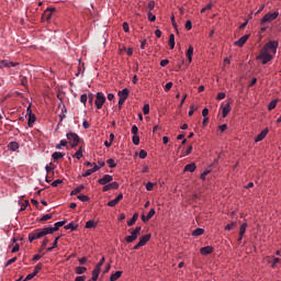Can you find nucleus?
Instances as JSON below:
<instances>
[{
	"label": "nucleus",
	"mask_w": 281,
	"mask_h": 281,
	"mask_svg": "<svg viewBox=\"0 0 281 281\" xmlns=\"http://www.w3.org/2000/svg\"><path fill=\"white\" fill-rule=\"evenodd\" d=\"M47 234H49L47 227L43 229H35L33 233L29 234V241L34 243V240H38L40 238H43V236H47Z\"/></svg>",
	"instance_id": "1"
},
{
	"label": "nucleus",
	"mask_w": 281,
	"mask_h": 281,
	"mask_svg": "<svg viewBox=\"0 0 281 281\" xmlns=\"http://www.w3.org/2000/svg\"><path fill=\"white\" fill-rule=\"evenodd\" d=\"M278 41L268 42L261 49V52H266L267 54H276L278 52Z\"/></svg>",
	"instance_id": "2"
},
{
	"label": "nucleus",
	"mask_w": 281,
	"mask_h": 281,
	"mask_svg": "<svg viewBox=\"0 0 281 281\" xmlns=\"http://www.w3.org/2000/svg\"><path fill=\"white\" fill-rule=\"evenodd\" d=\"M66 137L68 143L71 144V148H76L80 144V136L74 132L67 133Z\"/></svg>",
	"instance_id": "3"
},
{
	"label": "nucleus",
	"mask_w": 281,
	"mask_h": 281,
	"mask_svg": "<svg viewBox=\"0 0 281 281\" xmlns=\"http://www.w3.org/2000/svg\"><path fill=\"white\" fill-rule=\"evenodd\" d=\"M257 60H261L262 65H267V63H271V60H273V55L266 53L265 50H260L259 56H257Z\"/></svg>",
	"instance_id": "4"
},
{
	"label": "nucleus",
	"mask_w": 281,
	"mask_h": 281,
	"mask_svg": "<svg viewBox=\"0 0 281 281\" xmlns=\"http://www.w3.org/2000/svg\"><path fill=\"white\" fill-rule=\"evenodd\" d=\"M142 234V226H137L132 233L131 236L125 237L126 243H135L137 236Z\"/></svg>",
	"instance_id": "5"
},
{
	"label": "nucleus",
	"mask_w": 281,
	"mask_h": 281,
	"mask_svg": "<svg viewBox=\"0 0 281 281\" xmlns=\"http://www.w3.org/2000/svg\"><path fill=\"white\" fill-rule=\"evenodd\" d=\"M280 16V12H273V13H267L262 19H261V25L265 23H271V21H276Z\"/></svg>",
	"instance_id": "6"
},
{
	"label": "nucleus",
	"mask_w": 281,
	"mask_h": 281,
	"mask_svg": "<svg viewBox=\"0 0 281 281\" xmlns=\"http://www.w3.org/2000/svg\"><path fill=\"white\" fill-rule=\"evenodd\" d=\"M105 102H106V97H104V93L98 92L97 99L94 101L97 109H99V110L102 109V106H104Z\"/></svg>",
	"instance_id": "7"
},
{
	"label": "nucleus",
	"mask_w": 281,
	"mask_h": 281,
	"mask_svg": "<svg viewBox=\"0 0 281 281\" xmlns=\"http://www.w3.org/2000/svg\"><path fill=\"white\" fill-rule=\"evenodd\" d=\"M26 115H29L27 124L30 127L34 126V122H36V115L32 113V105H29L26 109Z\"/></svg>",
	"instance_id": "8"
},
{
	"label": "nucleus",
	"mask_w": 281,
	"mask_h": 281,
	"mask_svg": "<svg viewBox=\"0 0 281 281\" xmlns=\"http://www.w3.org/2000/svg\"><path fill=\"white\" fill-rule=\"evenodd\" d=\"M19 63L10 61L8 59L1 60L0 61V69H10L12 67H18Z\"/></svg>",
	"instance_id": "9"
},
{
	"label": "nucleus",
	"mask_w": 281,
	"mask_h": 281,
	"mask_svg": "<svg viewBox=\"0 0 281 281\" xmlns=\"http://www.w3.org/2000/svg\"><path fill=\"white\" fill-rule=\"evenodd\" d=\"M65 223H67V221L57 222L54 224V227H46V229L48 231V234H54V232H58Z\"/></svg>",
	"instance_id": "10"
},
{
	"label": "nucleus",
	"mask_w": 281,
	"mask_h": 281,
	"mask_svg": "<svg viewBox=\"0 0 281 281\" xmlns=\"http://www.w3.org/2000/svg\"><path fill=\"white\" fill-rule=\"evenodd\" d=\"M111 181H113V176L104 175L101 179L98 180V183H100V186H106V183H111Z\"/></svg>",
	"instance_id": "11"
},
{
	"label": "nucleus",
	"mask_w": 281,
	"mask_h": 281,
	"mask_svg": "<svg viewBox=\"0 0 281 281\" xmlns=\"http://www.w3.org/2000/svg\"><path fill=\"white\" fill-rule=\"evenodd\" d=\"M247 41H249V34L241 36L238 41L234 43V45H236L237 47H243L245 43H247Z\"/></svg>",
	"instance_id": "12"
},
{
	"label": "nucleus",
	"mask_w": 281,
	"mask_h": 281,
	"mask_svg": "<svg viewBox=\"0 0 281 281\" xmlns=\"http://www.w3.org/2000/svg\"><path fill=\"white\" fill-rule=\"evenodd\" d=\"M213 252H214V247H212V246L202 247L200 249V254L202 256H210V254H213Z\"/></svg>",
	"instance_id": "13"
},
{
	"label": "nucleus",
	"mask_w": 281,
	"mask_h": 281,
	"mask_svg": "<svg viewBox=\"0 0 281 281\" xmlns=\"http://www.w3.org/2000/svg\"><path fill=\"white\" fill-rule=\"evenodd\" d=\"M117 188H120V183L112 182L103 187V192H109V190H117Z\"/></svg>",
	"instance_id": "14"
},
{
	"label": "nucleus",
	"mask_w": 281,
	"mask_h": 281,
	"mask_svg": "<svg viewBox=\"0 0 281 281\" xmlns=\"http://www.w3.org/2000/svg\"><path fill=\"white\" fill-rule=\"evenodd\" d=\"M268 133H269V130L265 128L263 131L260 132V134L257 135V137L255 138V142H262V139L267 137Z\"/></svg>",
	"instance_id": "15"
},
{
	"label": "nucleus",
	"mask_w": 281,
	"mask_h": 281,
	"mask_svg": "<svg viewBox=\"0 0 281 281\" xmlns=\"http://www.w3.org/2000/svg\"><path fill=\"white\" fill-rule=\"evenodd\" d=\"M130 93H131V91H128L127 88H124L123 90L119 91L117 95H119V98H121L123 100H127Z\"/></svg>",
	"instance_id": "16"
},
{
	"label": "nucleus",
	"mask_w": 281,
	"mask_h": 281,
	"mask_svg": "<svg viewBox=\"0 0 281 281\" xmlns=\"http://www.w3.org/2000/svg\"><path fill=\"white\" fill-rule=\"evenodd\" d=\"M229 111H232V108H229V103H226L222 106V116L227 117V115H229Z\"/></svg>",
	"instance_id": "17"
},
{
	"label": "nucleus",
	"mask_w": 281,
	"mask_h": 281,
	"mask_svg": "<svg viewBox=\"0 0 281 281\" xmlns=\"http://www.w3.org/2000/svg\"><path fill=\"white\" fill-rule=\"evenodd\" d=\"M193 54H194V47L192 45H190L187 50V58H188L189 63H192Z\"/></svg>",
	"instance_id": "18"
},
{
	"label": "nucleus",
	"mask_w": 281,
	"mask_h": 281,
	"mask_svg": "<svg viewBox=\"0 0 281 281\" xmlns=\"http://www.w3.org/2000/svg\"><path fill=\"white\" fill-rule=\"evenodd\" d=\"M272 269H278V265H281V259L278 257H274L271 261H269Z\"/></svg>",
	"instance_id": "19"
},
{
	"label": "nucleus",
	"mask_w": 281,
	"mask_h": 281,
	"mask_svg": "<svg viewBox=\"0 0 281 281\" xmlns=\"http://www.w3.org/2000/svg\"><path fill=\"white\" fill-rule=\"evenodd\" d=\"M137 218H139V214L138 213H134V215L131 218V221L127 222L128 227H133V225H135V223H137Z\"/></svg>",
	"instance_id": "20"
},
{
	"label": "nucleus",
	"mask_w": 281,
	"mask_h": 281,
	"mask_svg": "<svg viewBox=\"0 0 281 281\" xmlns=\"http://www.w3.org/2000/svg\"><path fill=\"white\" fill-rule=\"evenodd\" d=\"M196 170V165L194 162L189 164L184 167V172H194Z\"/></svg>",
	"instance_id": "21"
},
{
	"label": "nucleus",
	"mask_w": 281,
	"mask_h": 281,
	"mask_svg": "<svg viewBox=\"0 0 281 281\" xmlns=\"http://www.w3.org/2000/svg\"><path fill=\"white\" fill-rule=\"evenodd\" d=\"M64 229H71V232H76L78 229V224L70 222L64 227Z\"/></svg>",
	"instance_id": "22"
},
{
	"label": "nucleus",
	"mask_w": 281,
	"mask_h": 281,
	"mask_svg": "<svg viewBox=\"0 0 281 281\" xmlns=\"http://www.w3.org/2000/svg\"><path fill=\"white\" fill-rule=\"evenodd\" d=\"M122 271H116L115 273L111 274L110 281H117L120 278H122Z\"/></svg>",
	"instance_id": "23"
},
{
	"label": "nucleus",
	"mask_w": 281,
	"mask_h": 281,
	"mask_svg": "<svg viewBox=\"0 0 281 281\" xmlns=\"http://www.w3.org/2000/svg\"><path fill=\"white\" fill-rule=\"evenodd\" d=\"M82 190H85V186L80 184L79 187L75 188L70 194L71 196H76V194H80Z\"/></svg>",
	"instance_id": "24"
},
{
	"label": "nucleus",
	"mask_w": 281,
	"mask_h": 281,
	"mask_svg": "<svg viewBox=\"0 0 281 281\" xmlns=\"http://www.w3.org/2000/svg\"><path fill=\"white\" fill-rule=\"evenodd\" d=\"M148 240H150V234H147V235L140 237L138 243H139V245H142L144 247V245H146V243H148Z\"/></svg>",
	"instance_id": "25"
},
{
	"label": "nucleus",
	"mask_w": 281,
	"mask_h": 281,
	"mask_svg": "<svg viewBox=\"0 0 281 281\" xmlns=\"http://www.w3.org/2000/svg\"><path fill=\"white\" fill-rule=\"evenodd\" d=\"M54 161H58V159H63V157H65V154L60 153V151H55L52 155Z\"/></svg>",
	"instance_id": "26"
},
{
	"label": "nucleus",
	"mask_w": 281,
	"mask_h": 281,
	"mask_svg": "<svg viewBox=\"0 0 281 281\" xmlns=\"http://www.w3.org/2000/svg\"><path fill=\"white\" fill-rule=\"evenodd\" d=\"M52 16H53V13L45 10L43 15H42V19H43V21H49V19H52Z\"/></svg>",
	"instance_id": "27"
},
{
	"label": "nucleus",
	"mask_w": 281,
	"mask_h": 281,
	"mask_svg": "<svg viewBox=\"0 0 281 281\" xmlns=\"http://www.w3.org/2000/svg\"><path fill=\"white\" fill-rule=\"evenodd\" d=\"M87 272V268L86 267H77L75 269V273H77V276H82V273Z\"/></svg>",
	"instance_id": "28"
},
{
	"label": "nucleus",
	"mask_w": 281,
	"mask_h": 281,
	"mask_svg": "<svg viewBox=\"0 0 281 281\" xmlns=\"http://www.w3.org/2000/svg\"><path fill=\"white\" fill-rule=\"evenodd\" d=\"M245 232H247V222L243 223L239 228V235L245 236Z\"/></svg>",
	"instance_id": "29"
},
{
	"label": "nucleus",
	"mask_w": 281,
	"mask_h": 281,
	"mask_svg": "<svg viewBox=\"0 0 281 281\" xmlns=\"http://www.w3.org/2000/svg\"><path fill=\"white\" fill-rule=\"evenodd\" d=\"M8 148H9L10 150H18V148H19V143H16V142H11V143H9Z\"/></svg>",
	"instance_id": "30"
},
{
	"label": "nucleus",
	"mask_w": 281,
	"mask_h": 281,
	"mask_svg": "<svg viewBox=\"0 0 281 281\" xmlns=\"http://www.w3.org/2000/svg\"><path fill=\"white\" fill-rule=\"evenodd\" d=\"M205 231L203 228H196L192 232V236H203Z\"/></svg>",
	"instance_id": "31"
},
{
	"label": "nucleus",
	"mask_w": 281,
	"mask_h": 281,
	"mask_svg": "<svg viewBox=\"0 0 281 281\" xmlns=\"http://www.w3.org/2000/svg\"><path fill=\"white\" fill-rule=\"evenodd\" d=\"M98 225V223L93 222V221H88L86 223V229H91L93 227H95Z\"/></svg>",
	"instance_id": "32"
},
{
	"label": "nucleus",
	"mask_w": 281,
	"mask_h": 281,
	"mask_svg": "<svg viewBox=\"0 0 281 281\" xmlns=\"http://www.w3.org/2000/svg\"><path fill=\"white\" fill-rule=\"evenodd\" d=\"M276 106H278V100H272L269 105H268V110L269 111H273V109H276Z\"/></svg>",
	"instance_id": "33"
},
{
	"label": "nucleus",
	"mask_w": 281,
	"mask_h": 281,
	"mask_svg": "<svg viewBox=\"0 0 281 281\" xmlns=\"http://www.w3.org/2000/svg\"><path fill=\"white\" fill-rule=\"evenodd\" d=\"M41 269H43V263H37V265L35 266V268H34L33 273H34L35 276H38V273L41 272Z\"/></svg>",
	"instance_id": "34"
},
{
	"label": "nucleus",
	"mask_w": 281,
	"mask_h": 281,
	"mask_svg": "<svg viewBox=\"0 0 281 281\" xmlns=\"http://www.w3.org/2000/svg\"><path fill=\"white\" fill-rule=\"evenodd\" d=\"M67 144H69L67 140L61 139V140H60V144H57V145L55 146V148H56L57 150H60V149L63 148V146H67Z\"/></svg>",
	"instance_id": "35"
},
{
	"label": "nucleus",
	"mask_w": 281,
	"mask_h": 281,
	"mask_svg": "<svg viewBox=\"0 0 281 281\" xmlns=\"http://www.w3.org/2000/svg\"><path fill=\"white\" fill-rule=\"evenodd\" d=\"M147 18H148V21H151V23L157 21V16L155 14H153L151 11L147 12Z\"/></svg>",
	"instance_id": "36"
},
{
	"label": "nucleus",
	"mask_w": 281,
	"mask_h": 281,
	"mask_svg": "<svg viewBox=\"0 0 281 281\" xmlns=\"http://www.w3.org/2000/svg\"><path fill=\"white\" fill-rule=\"evenodd\" d=\"M169 47L170 49L175 47V34L169 35Z\"/></svg>",
	"instance_id": "37"
},
{
	"label": "nucleus",
	"mask_w": 281,
	"mask_h": 281,
	"mask_svg": "<svg viewBox=\"0 0 281 281\" xmlns=\"http://www.w3.org/2000/svg\"><path fill=\"white\" fill-rule=\"evenodd\" d=\"M76 159H82V147H80L74 155Z\"/></svg>",
	"instance_id": "38"
},
{
	"label": "nucleus",
	"mask_w": 281,
	"mask_h": 281,
	"mask_svg": "<svg viewBox=\"0 0 281 281\" xmlns=\"http://www.w3.org/2000/svg\"><path fill=\"white\" fill-rule=\"evenodd\" d=\"M106 164L109 165L110 168H115L117 166V164H115V160L113 158L108 159Z\"/></svg>",
	"instance_id": "39"
},
{
	"label": "nucleus",
	"mask_w": 281,
	"mask_h": 281,
	"mask_svg": "<svg viewBox=\"0 0 281 281\" xmlns=\"http://www.w3.org/2000/svg\"><path fill=\"white\" fill-rule=\"evenodd\" d=\"M139 159H146L148 157V153L145 149H142L138 154Z\"/></svg>",
	"instance_id": "40"
},
{
	"label": "nucleus",
	"mask_w": 281,
	"mask_h": 281,
	"mask_svg": "<svg viewBox=\"0 0 281 281\" xmlns=\"http://www.w3.org/2000/svg\"><path fill=\"white\" fill-rule=\"evenodd\" d=\"M77 199L79 201H81L82 203H87V201H89V198L87 195H85V194L78 195Z\"/></svg>",
	"instance_id": "41"
},
{
	"label": "nucleus",
	"mask_w": 281,
	"mask_h": 281,
	"mask_svg": "<svg viewBox=\"0 0 281 281\" xmlns=\"http://www.w3.org/2000/svg\"><path fill=\"white\" fill-rule=\"evenodd\" d=\"M132 142H133L134 146H139V137L137 136V134H135L132 137Z\"/></svg>",
	"instance_id": "42"
},
{
	"label": "nucleus",
	"mask_w": 281,
	"mask_h": 281,
	"mask_svg": "<svg viewBox=\"0 0 281 281\" xmlns=\"http://www.w3.org/2000/svg\"><path fill=\"white\" fill-rule=\"evenodd\" d=\"M143 113H144V115H148V113H150V105L149 104L144 105Z\"/></svg>",
	"instance_id": "43"
},
{
	"label": "nucleus",
	"mask_w": 281,
	"mask_h": 281,
	"mask_svg": "<svg viewBox=\"0 0 281 281\" xmlns=\"http://www.w3.org/2000/svg\"><path fill=\"white\" fill-rule=\"evenodd\" d=\"M49 243V239L44 238L42 246H41V251H43L44 249H47V244Z\"/></svg>",
	"instance_id": "44"
},
{
	"label": "nucleus",
	"mask_w": 281,
	"mask_h": 281,
	"mask_svg": "<svg viewBox=\"0 0 281 281\" xmlns=\"http://www.w3.org/2000/svg\"><path fill=\"white\" fill-rule=\"evenodd\" d=\"M117 203H120V202L114 199V200L108 202V207H115V205H117Z\"/></svg>",
	"instance_id": "45"
},
{
	"label": "nucleus",
	"mask_w": 281,
	"mask_h": 281,
	"mask_svg": "<svg viewBox=\"0 0 281 281\" xmlns=\"http://www.w3.org/2000/svg\"><path fill=\"white\" fill-rule=\"evenodd\" d=\"M60 183H63V180L61 179H57V180L52 182V187L53 188H58V186H60Z\"/></svg>",
	"instance_id": "46"
},
{
	"label": "nucleus",
	"mask_w": 281,
	"mask_h": 281,
	"mask_svg": "<svg viewBox=\"0 0 281 281\" xmlns=\"http://www.w3.org/2000/svg\"><path fill=\"white\" fill-rule=\"evenodd\" d=\"M16 260H18L16 257H13V258L9 259V260L7 261L5 267H10V265H14V262H16Z\"/></svg>",
	"instance_id": "47"
},
{
	"label": "nucleus",
	"mask_w": 281,
	"mask_h": 281,
	"mask_svg": "<svg viewBox=\"0 0 281 281\" xmlns=\"http://www.w3.org/2000/svg\"><path fill=\"white\" fill-rule=\"evenodd\" d=\"M29 205H30V201L25 200L20 209V212H23L24 210H26Z\"/></svg>",
	"instance_id": "48"
},
{
	"label": "nucleus",
	"mask_w": 281,
	"mask_h": 281,
	"mask_svg": "<svg viewBox=\"0 0 281 281\" xmlns=\"http://www.w3.org/2000/svg\"><path fill=\"white\" fill-rule=\"evenodd\" d=\"M147 8H148V10H149L148 12H153V10H155V1H153V0H151V1H149V3H148V7H147Z\"/></svg>",
	"instance_id": "49"
},
{
	"label": "nucleus",
	"mask_w": 281,
	"mask_h": 281,
	"mask_svg": "<svg viewBox=\"0 0 281 281\" xmlns=\"http://www.w3.org/2000/svg\"><path fill=\"white\" fill-rule=\"evenodd\" d=\"M153 188H155V184H154L153 182H147V184H146V190H147L148 192H150V191H153Z\"/></svg>",
	"instance_id": "50"
},
{
	"label": "nucleus",
	"mask_w": 281,
	"mask_h": 281,
	"mask_svg": "<svg viewBox=\"0 0 281 281\" xmlns=\"http://www.w3.org/2000/svg\"><path fill=\"white\" fill-rule=\"evenodd\" d=\"M234 227H236V222L226 225L225 229L229 232V229H234Z\"/></svg>",
	"instance_id": "51"
},
{
	"label": "nucleus",
	"mask_w": 281,
	"mask_h": 281,
	"mask_svg": "<svg viewBox=\"0 0 281 281\" xmlns=\"http://www.w3.org/2000/svg\"><path fill=\"white\" fill-rule=\"evenodd\" d=\"M100 270L101 268H99V266H95L94 269L92 270V274L100 276Z\"/></svg>",
	"instance_id": "52"
},
{
	"label": "nucleus",
	"mask_w": 281,
	"mask_h": 281,
	"mask_svg": "<svg viewBox=\"0 0 281 281\" xmlns=\"http://www.w3.org/2000/svg\"><path fill=\"white\" fill-rule=\"evenodd\" d=\"M93 169H88L83 175L82 177H91V175H93Z\"/></svg>",
	"instance_id": "53"
},
{
	"label": "nucleus",
	"mask_w": 281,
	"mask_h": 281,
	"mask_svg": "<svg viewBox=\"0 0 281 281\" xmlns=\"http://www.w3.org/2000/svg\"><path fill=\"white\" fill-rule=\"evenodd\" d=\"M87 100H88L87 94H82V95L80 97V102H81L82 104H87Z\"/></svg>",
	"instance_id": "54"
},
{
	"label": "nucleus",
	"mask_w": 281,
	"mask_h": 281,
	"mask_svg": "<svg viewBox=\"0 0 281 281\" xmlns=\"http://www.w3.org/2000/svg\"><path fill=\"white\" fill-rule=\"evenodd\" d=\"M186 30H188V31L192 30V21L188 20L186 22Z\"/></svg>",
	"instance_id": "55"
},
{
	"label": "nucleus",
	"mask_w": 281,
	"mask_h": 281,
	"mask_svg": "<svg viewBox=\"0 0 281 281\" xmlns=\"http://www.w3.org/2000/svg\"><path fill=\"white\" fill-rule=\"evenodd\" d=\"M225 97H226L225 92H220L216 97V100H225Z\"/></svg>",
	"instance_id": "56"
},
{
	"label": "nucleus",
	"mask_w": 281,
	"mask_h": 281,
	"mask_svg": "<svg viewBox=\"0 0 281 281\" xmlns=\"http://www.w3.org/2000/svg\"><path fill=\"white\" fill-rule=\"evenodd\" d=\"M155 216V209H151L149 212H148V214H147V218H149V221H150V218H153Z\"/></svg>",
	"instance_id": "57"
},
{
	"label": "nucleus",
	"mask_w": 281,
	"mask_h": 281,
	"mask_svg": "<svg viewBox=\"0 0 281 281\" xmlns=\"http://www.w3.org/2000/svg\"><path fill=\"white\" fill-rule=\"evenodd\" d=\"M132 133L133 135H137V133H139V128L137 127V125L132 126Z\"/></svg>",
	"instance_id": "58"
},
{
	"label": "nucleus",
	"mask_w": 281,
	"mask_h": 281,
	"mask_svg": "<svg viewBox=\"0 0 281 281\" xmlns=\"http://www.w3.org/2000/svg\"><path fill=\"white\" fill-rule=\"evenodd\" d=\"M52 217H53V214H46L40 221H49Z\"/></svg>",
	"instance_id": "59"
},
{
	"label": "nucleus",
	"mask_w": 281,
	"mask_h": 281,
	"mask_svg": "<svg viewBox=\"0 0 281 281\" xmlns=\"http://www.w3.org/2000/svg\"><path fill=\"white\" fill-rule=\"evenodd\" d=\"M210 170H205L202 175H201V179L202 181H205V178L207 177V175H210Z\"/></svg>",
	"instance_id": "60"
},
{
	"label": "nucleus",
	"mask_w": 281,
	"mask_h": 281,
	"mask_svg": "<svg viewBox=\"0 0 281 281\" xmlns=\"http://www.w3.org/2000/svg\"><path fill=\"white\" fill-rule=\"evenodd\" d=\"M170 89H172V82H167L165 86V91H170Z\"/></svg>",
	"instance_id": "61"
},
{
	"label": "nucleus",
	"mask_w": 281,
	"mask_h": 281,
	"mask_svg": "<svg viewBox=\"0 0 281 281\" xmlns=\"http://www.w3.org/2000/svg\"><path fill=\"white\" fill-rule=\"evenodd\" d=\"M169 63H170V60H168V59H162V60L160 61V67H166Z\"/></svg>",
	"instance_id": "62"
},
{
	"label": "nucleus",
	"mask_w": 281,
	"mask_h": 281,
	"mask_svg": "<svg viewBox=\"0 0 281 281\" xmlns=\"http://www.w3.org/2000/svg\"><path fill=\"white\" fill-rule=\"evenodd\" d=\"M104 260H105L104 257H102L95 267H99V269H102V265H104Z\"/></svg>",
	"instance_id": "63"
},
{
	"label": "nucleus",
	"mask_w": 281,
	"mask_h": 281,
	"mask_svg": "<svg viewBox=\"0 0 281 281\" xmlns=\"http://www.w3.org/2000/svg\"><path fill=\"white\" fill-rule=\"evenodd\" d=\"M123 30H124V32H130L128 22L123 23Z\"/></svg>",
	"instance_id": "64"
}]
</instances>
